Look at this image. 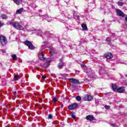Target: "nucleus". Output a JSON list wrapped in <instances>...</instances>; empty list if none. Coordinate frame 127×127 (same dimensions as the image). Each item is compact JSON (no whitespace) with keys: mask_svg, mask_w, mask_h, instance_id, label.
<instances>
[{"mask_svg":"<svg viewBox=\"0 0 127 127\" xmlns=\"http://www.w3.org/2000/svg\"><path fill=\"white\" fill-rule=\"evenodd\" d=\"M13 27L18 30H23L24 29V26L21 22L17 21H15V23L13 25Z\"/></svg>","mask_w":127,"mask_h":127,"instance_id":"nucleus-1","label":"nucleus"},{"mask_svg":"<svg viewBox=\"0 0 127 127\" xmlns=\"http://www.w3.org/2000/svg\"><path fill=\"white\" fill-rule=\"evenodd\" d=\"M25 45H27L28 46V48L30 49L31 50H33L35 49V47L33 46V45H32V43H31V42L29 41H26L24 42Z\"/></svg>","mask_w":127,"mask_h":127,"instance_id":"nucleus-2","label":"nucleus"},{"mask_svg":"<svg viewBox=\"0 0 127 127\" xmlns=\"http://www.w3.org/2000/svg\"><path fill=\"white\" fill-rule=\"evenodd\" d=\"M0 42L2 45V46L4 45H6V43H7V40L6 38L4 36H0Z\"/></svg>","mask_w":127,"mask_h":127,"instance_id":"nucleus-3","label":"nucleus"},{"mask_svg":"<svg viewBox=\"0 0 127 127\" xmlns=\"http://www.w3.org/2000/svg\"><path fill=\"white\" fill-rule=\"evenodd\" d=\"M106 67L104 66H100L99 71V74L100 75V76H103V75L106 74Z\"/></svg>","mask_w":127,"mask_h":127,"instance_id":"nucleus-4","label":"nucleus"},{"mask_svg":"<svg viewBox=\"0 0 127 127\" xmlns=\"http://www.w3.org/2000/svg\"><path fill=\"white\" fill-rule=\"evenodd\" d=\"M43 52H44V50H41L39 52V59H40V60H45V58L44 57V56H43Z\"/></svg>","mask_w":127,"mask_h":127,"instance_id":"nucleus-5","label":"nucleus"},{"mask_svg":"<svg viewBox=\"0 0 127 127\" xmlns=\"http://www.w3.org/2000/svg\"><path fill=\"white\" fill-rule=\"evenodd\" d=\"M77 107H78V104L74 103L73 104L69 105L68 106V110H74V109H76V108H77Z\"/></svg>","mask_w":127,"mask_h":127,"instance_id":"nucleus-6","label":"nucleus"},{"mask_svg":"<svg viewBox=\"0 0 127 127\" xmlns=\"http://www.w3.org/2000/svg\"><path fill=\"white\" fill-rule=\"evenodd\" d=\"M41 18H43V19H46V20H47L48 22H50V21L52 20V18L49 17L48 15H43L41 16Z\"/></svg>","mask_w":127,"mask_h":127,"instance_id":"nucleus-7","label":"nucleus"},{"mask_svg":"<svg viewBox=\"0 0 127 127\" xmlns=\"http://www.w3.org/2000/svg\"><path fill=\"white\" fill-rule=\"evenodd\" d=\"M116 11L119 16H121V17L125 16V13L122 10H120V9H117Z\"/></svg>","mask_w":127,"mask_h":127,"instance_id":"nucleus-8","label":"nucleus"},{"mask_svg":"<svg viewBox=\"0 0 127 127\" xmlns=\"http://www.w3.org/2000/svg\"><path fill=\"white\" fill-rule=\"evenodd\" d=\"M64 63L62 60H60V63L58 64V68L59 69H63L64 67Z\"/></svg>","mask_w":127,"mask_h":127,"instance_id":"nucleus-9","label":"nucleus"},{"mask_svg":"<svg viewBox=\"0 0 127 127\" xmlns=\"http://www.w3.org/2000/svg\"><path fill=\"white\" fill-rule=\"evenodd\" d=\"M125 91H126V88H125V87H121L117 89L116 92H117V93H120L121 94H122L124 93Z\"/></svg>","mask_w":127,"mask_h":127,"instance_id":"nucleus-10","label":"nucleus"},{"mask_svg":"<svg viewBox=\"0 0 127 127\" xmlns=\"http://www.w3.org/2000/svg\"><path fill=\"white\" fill-rule=\"evenodd\" d=\"M85 119L87 120V121H90V122H92L95 120V117H94L93 115H87Z\"/></svg>","mask_w":127,"mask_h":127,"instance_id":"nucleus-11","label":"nucleus"},{"mask_svg":"<svg viewBox=\"0 0 127 127\" xmlns=\"http://www.w3.org/2000/svg\"><path fill=\"white\" fill-rule=\"evenodd\" d=\"M88 77L90 78V79H96V77H97V76L96 75L95 73L91 72L90 73H88Z\"/></svg>","mask_w":127,"mask_h":127,"instance_id":"nucleus-12","label":"nucleus"},{"mask_svg":"<svg viewBox=\"0 0 127 127\" xmlns=\"http://www.w3.org/2000/svg\"><path fill=\"white\" fill-rule=\"evenodd\" d=\"M70 82L71 83H72L73 84H79L80 81L78 79H76L75 78H72L70 79Z\"/></svg>","mask_w":127,"mask_h":127,"instance_id":"nucleus-13","label":"nucleus"},{"mask_svg":"<svg viewBox=\"0 0 127 127\" xmlns=\"http://www.w3.org/2000/svg\"><path fill=\"white\" fill-rule=\"evenodd\" d=\"M73 18L76 20V21H79L80 19V16L79 15L77 14V13L74 12L73 13Z\"/></svg>","mask_w":127,"mask_h":127,"instance_id":"nucleus-14","label":"nucleus"},{"mask_svg":"<svg viewBox=\"0 0 127 127\" xmlns=\"http://www.w3.org/2000/svg\"><path fill=\"white\" fill-rule=\"evenodd\" d=\"M104 57L106 58L107 59H112V58L113 57V55L109 53L106 54L104 55Z\"/></svg>","mask_w":127,"mask_h":127,"instance_id":"nucleus-15","label":"nucleus"},{"mask_svg":"<svg viewBox=\"0 0 127 127\" xmlns=\"http://www.w3.org/2000/svg\"><path fill=\"white\" fill-rule=\"evenodd\" d=\"M37 35L39 36H41V37H42V38H43V35H44V33H43L42 30H39L37 31Z\"/></svg>","mask_w":127,"mask_h":127,"instance_id":"nucleus-16","label":"nucleus"},{"mask_svg":"<svg viewBox=\"0 0 127 127\" xmlns=\"http://www.w3.org/2000/svg\"><path fill=\"white\" fill-rule=\"evenodd\" d=\"M48 42L46 41V42H44L42 44V46H41V50H43L44 49V48H45L46 45H47L48 44Z\"/></svg>","mask_w":127,"mask_h":127,"instance_id":"nucleus-17","label":"nucleus"},{"mask_svg":"<svg viewBox=\"0 0 127 127\" xmlns=\"http://www.w3.org/2000/svg\"><path fill=\"white\" fill-rule=\"evenodd\" d=\"M112 89L114 92H117L118 90V87L117 86V85L115 84H112Z\"/></svg>","mask_w":127,"mask_h":127,"instance_id":"nucleus-18","label":"nucleus"},{"mask_svg":"<svg viewBox=\"0 0 127 127\" xmlns=\"http://www.w3.org/2000/svg\"><path fill=\"white\" fill-rule=\"evenodd\" d=\"M64 15L65 17H67V18H68V19H72V18H73V17L70 14H69L68 12H65L64 14Z\"/></svg>","mask_w":127,"mask_h":127,"instance_id":"nucleus-19","label":"nucleus"},{"mask_svg":"<svg viewBox=\"0 0 127 127\" xmlns=\"http://www.w3.org/2000/svg\"><path fill=\"white\" fill-rule=\"evenodd\" d=\"M14 2L17 4V5H19V4H21L22 1L21 0H13Z\"/></svg>","mask_w":127,"mask_h":127,"instance_id":"nucleus-20","label":"nucleus"},{"mask_svg":"<svg viewBox=\"0 0 127 127\" xmlns=\"http://www.w3.org/2000/svg\"><path fill=\"white\" fill-rule=\"evenodd\" d=\"M15 23V22L13 21V20H10L7 22V25H11L13 27V24H14Z\"/></svg>","mask_w":127,"mask_h":127,"instance_id":"nucleus-21","label":"nucleus"},{"mask_svg":"<svg viewBox=\"0 0 127 127\" xmlns=\"http://www.w3.org/2000/svg\"><path fill=\"white\" fill-rule=\"evenodd\" d=\"M23 11V8H21L16 11V14H20V13H21V12H22Z\"/></svg>","mask_w":127,"mask_h":127,"instance_id":"nucleus-22","label":"nucleus"},{"mask_svg":"<svg viewBox=\"0 0 127 127\" xmlns=\"http://www.w3.org/2000/svg\"><path fill=\"white\" fill-rule=\"evenodd\" d=\"M81 27L83 28V30H85V31H87V30H88V28L85 24H81Z\"/></svg>","mask_w":127,"mask_h":127,"instance_id":"nucleus-23","label":"nucleus"},{"mask_svg":"<svg viewBox=\"0 0 127 127\" xmlns=\"http://www.w3.org/2000/svg\"><path fill=\"white\" fill-rule=\"evenodd\" d=\"M11 57L12 58L13 60L16 61L17 60V58L16 57V55L13 54L11 56Z\"/></svg>","mask_w":127,"mask_h":127,"instance_id":"nucleus-24","label":"nucleus"},{"mask_svg":"<svg viewBox=\"0 0 127 127\" xmlns=\"http://www.w3.org/2000/svg\"><path fill=\"white\" fill-rule=\"evenodd\" d=\"M19 78H20V77L19 76V75H15L14 76V81H18V79H19Z\"/></svg>","mask_w":127,"mask_h":127,"instance_id":"nucleus-25","label":"nucleus"},{"mask_svg":"<svg viewBox=\"0 0 127 127\" xmlns=\"http://www.w3.org/2000/svg\"><path fill=\"white\" fill-rule=\"evenodd\" d=\"M0 17L2 19H7V16L4 14H1Z\"/></svg>","mask_w":127,"mask_h":127,"instance_id":"nucleus-26","label":"nucleus"},{"mask_svg":"<svg viewBox=\"0 0 127 127\" xmlns=\"http://www.w3.org/2000/svg\"><path fill=\"white\" fill-rule=\"evenodd\" d=\"M50 53H52V54L55 53V49H54V48L51 49L50 50Z\"/></svg>","mask_w":127,"mask_h":127,"instance_id":"nucleus-27","label":"nucleus"},{"mask_svg":"<svg viewBox=\"0 0 127 127\" xmlns=\"http://www.w3.org/2000/svg\"><path fill=\"white\" fill-rule=\"evenodd\" d=\"M93 100V97L88 95V102H91V101H92Z\"/></svg>","mask_w":127,"mask_h":127,"instance_id":"nucleus-28","label":"nucleus"},{"mask_svg":"<svg viewBox=\"0 0 127 127\" xmlns=\"http://www.w3.org/2000/svg\"><path fill=\"white\" fill-rule=\"evenodd\" d=\"M76 101H77V102H80V101H81V96H76L75 98Z\"/></svg>","mask_w":127,"mask_h":127,"instance_id":"nucleus-29","label":"nucleus"},{"mask_svg":"<svg viewBox=\"0 0 127 127\" xmlns=\"http://www.w3.org/2000/svg\"><path fill=\"white\" fill-rule=\"evenodd\" d=\"M88 97H89V95H86L83 98L84 101H88Z\"/></svg>","mask_w":127,"mask_h":127,"instance_id":"nucleus-30","label":"nucleus"},{"mask_svg":"<svg viewBox=\"0 0 127 127\" xmlns=\"http://www.w3.org/2000/svg\"><path fill=\"white\" fill-rule=\"evenodd\" d=\"M106 41H107L108 43H111V37H107L106 38Z\"/></svg>","mask_w":127,"mask_h":127,"instance_id":"nucleus-31","label":"nucleus"},{"mask_svg":"<svg viewBox=\"0 0 127 127\" xmlns=\"http://www.w3.org/2000/svg\"><path fill=\"white\" fill-rule=\"evenodd\" d=\"M43 68H47L48 67V63H46L43 65Z\"/></svg>","mask_w":127,"mask_h":127,"instance_id":"nucleus-32","label":"nucleus"},{"mask_svg":"<svg viewBox=\"0 0 127 127\" xmlns=\"http://www.w3.org/2000/svg\"><path fill=\"white\" fill-rule=\"evenodd\" d=\"M53 119V116L51 114H49L48 116V120H52Z\"/></svg>","mask_w":127,"mask_h":127,"instance_id":"nucleus-33","label":"nucleus"},{"mask_svg":"<svg viewBox=\"0 0 127 127\" xmlns=\"http://www.w3.org/2000/svg\"><path fill=\"white\" fill-rule=\"evenodd\" d=\"M95 104L97 106L100 104V101L99 100H95Z\"/></svg>","mask_w":127,"mask_h":127,"instance_id":"nucleus-34","label":"nucleus"},{"mask_svg":"<svg viewBox=\"0 0 127 127\" xmlns=\"http://www.w3.org/2000/svg\"><path fill=\"white\" fill-rule=\"evenodd\" d=\"M105 108L106 110H110V109L111 108V106L106 105V106H105Z\"/></svg>","mask_w":127,"mask_h":127,"instance_id":"nucleus-35","label":"nucleus"},{"mask_svg":"<svg viewBox=\"0 0 127 127\" xmlns=\"http://www.w3.org/2000/svg\"><path fill=\"white\" fill-rule=\"evenodd\" d=\"M118 5L120 6H123L124 3L123 2H118Z\"/></svg>","mask_w":127,"mask_h":127,"instance_id":"nucleus-36","label":"nucleus"},{"mask_svg":"<svg viewBox=\"0 0 127 127\" xmlns=\"http://www.w3.org/2000/svg\"><path fill=\"white\" fill-rule=\"evenodd\" d=\"M93 60H94V61L95 62H99V61H98V58H93Z\"/></svg>","mask_w":127,"mask_h":127,"instance_id":"nucleus-37","label":"nucleus"},{"mask_svg":"<svg viewBox=\"0 0 127 127\" xmlns=\"http://www.w3.org/2000/svg\"><path fill=\"white\" fill-rule=\"evenodd\" d=\"M71 118H72V119H73V120H76V115H75L74 114H72Z\"/></svg>","mask_w":127,"mask_h":127,"instance_id":"nucleus-38","label":"nucleus"},{"mask_svg":"<svg viewBox=\"0 0 127 127\" xmlns=\"http://www.w3.org/2000/svg\"><path fill=\"white\" fill-rule=\"evenodd\" d=\"M3 25H4V23H1V21H0V27L3 26Z\"/></svg>","mask_w":127,"mask_h":127,"instance_id":"nucleus-39","label":"nucleus"},{"mask_svg":"<svg viewBox=\"0 0 127 127\" xmlns=\"http://www.w3.org/2000/svg\"><path fill=\"white\" fill-rule=\"evenodd\" d=\"M58 101V99H57L56 98H54L53 99V102H57Z\"/></svg>","mask_w":127,"mask_h":127,"instance_id":"nucleus-40","label":"nucleus"},{"mask_svg":"<svg viewBox=\"0 0 127 127\" xmlns=\"http://www.w3.org/2000/svg\"><path fill=\"white\" fill-rule=\"evenodd\" d=\"M127 77V74H125V76L123 75H122V78H123L124 79H125Z\"/></svg>","mask_w":127,"mask_h":127,"instance_id":"nucleus-41","label":"nucleus"},{"mask_svg":"<svg viewBox=\"0 0 127 127\" xmlns=\"http://www.w3.org/2000/svg\"><path fill=\"white\" fill-rule=\"evenodd\" d=\"M45 78H46V76H45V75H43V76H42V79L43 80H45Z\"/></svg>","mask_w":127,"mask_h":127,"instance_id":"nucleus-42","label":"nucleus"},{"mask_svg":"<svg viewBox=\"0 0 127 127\" xmlns=\"http://www.w3.org/2000/svg\"><path fill=\"white\" fill-rule=\"evenodd\" d=\"M51 62V61H50V60L48 59L47 60V63H48H48H50Z\"/></svg>","mask_w":127,"mask_h":127,"instance_id":"nucleus-43","label":"nucleus"},{"mask_svg":"<svg viewBox=\"0 0 127 127\" xmlns=\"http://www.w3.org/2000/svg\"><path fill=\"white\" fill-rule=\"evenodd\" d=\"M32 6L33 7H36V6L35 5V4H34V3H33L32 4Z\"/></svg>","mask_w":127,"mask_h":127,"instance_id":"nucleus-44","label":"nucleus"},{"mask_svg":"<svg viewBox=\"0 0 127 127\" xmlns=\"http://www.w3.org/2000/svg\"><path fill=\"white\" fill-rule=\"evenodd\" d=\"M1 52L3 53H5V50L2 49L1 50Z\"/></svg>","mask_w":127,"mask_h":127,"instance_id":"nucleus-45","label":"nucleus"},{"mask_svg":"<svg viewBox=\"0 0 127 127\" xmlns=\"http://www.w3.org/2000/svg\"><path fill=\"white\" fill-rule=\"evenodd\" d=\"M64 23V25H65V27H66V28L69 29V26H68V25H66V23Z\"/></svg>","mask_w":127,"mask_h":127,"instance_id":"nucleus-46","label":"nucleus"},{"mask_svg":"<svg viewBox=\"0 0 127 127\" xmlns=\"http://www.w3.org/2000/svg\"><path fill=\"white\" fill-rule=\"evenodd\" d=\"M93 39H94V40H96V39H95L94 36H92V38H91V40H93Z\"/></svg>","mask_w":127,"mask_h":127,"instance_id":"nucleus-47","label":"nucleus"},{"mask_svg":"<svg viewBox=\"0 0 127 127\" xmlns=\"http://www.w3.org/2000/svg\"><path fill=\"white\" fill-rule=\"evenodd\" d=\"M13 94L14 96H15L16 95V91H14L13 92Z\"/></svg>","mask_w":127,"mask_h":127,"instance_id":"nucleus-48","label":"nucleus"},{"mask_svg":"<svg viewBox=\"0 0 127 127\" xmlns=\"http://www.w3.org/2000/svg\"><path fill=\"white\" fill-rule=\"evenodd\" d=\"M111 126L115 127H116V125H115V124H111Z\"/></svg>","mask_w":127,"mask_h":127,"instance_id":"nucleus-49","label":"nucleus"},{"mask_svg":"<svg viewBox=\"0 0 127 127\" xmlns=\"http://www.w3.org/2000/svg\"><path fill=\"white\" fill-rule=\"evenodd\" d=\"M76 74H78L77 73H80V71L79 70H76L75 71Z\"/></svg>","mask_w":127,"mask_h":127,"instance_id":"nucleus-50","label":"nucleus"},{"mask_svg":"<svg viewBox=\"0 0 127 127\" xmlns=\"http://www.w3.org/2000/svg\"><path fill=\"white\" fill-rule=\"evenodd\" d=\"M82 41H83V43H86V42H87V41L84 40H83Z\"/></svg>","mask_w":127,"mask_h":127,"instance_id":"nucleus-51","label":"nucleus"},{"mask_svg":"<svg viewBox=\"0 0 127 127\" xmlns=\"http://www.w3.org/2000/svg\"><path fill=\"white\" fill-rule=\"evenodd\" d=\"M124 83L125 85H126V86H127V81H124Z\"/></svg>","mask_w":127,"mask_h":127,"instance_id":"nucleus-52","label":"nucleus"},{"mask_svg":"<svg viewBox=\"0 0 127 127\" xmlns=\"http://www.w3.org/2000/svg\"><path fill=\"white\" fill-rule=\"evenodd\" d=\"M125 21L127 22V16L125 17Z\"/></svg>","mask_w":127,"mask_h":127,"instance_id":"nucleus-53","label":"nucleus"},{"mask_svg":"<svg viewBox=\"0 0 127 127\" xmlns=\"http://www.w3.org/2000/svg\"><path fill=\"white\" fill-rule=\"evenodd\" d=\"M69 56V58H71L72 57V55H71V54L69 55V56Z\"/></svg>","mask_w":127,"mask_h":127,"instance_id":"nucleus-54","label":"nucleus"},{"mask_svg":"<svg viewBox=\"0 0 127 127\" xmlns=\"http://www.w3.org/2000/svg\"><path fill=\"white\" fill-rule=\"evenodd\" d=\"M35 30H36V29H33V30H31V31H35Z\"/></svg>","mask_w":127,"mask_h":127,"instance_id":"nucleus-55","label":"nucleus"},{"mask_svg":"<svg viewBox=\"0 0 127 127\" xmlns=\"http://www.w3.org/2000/svg\"><path fill=\"white\" fill-rule=\"evenodd\" d=\"M37 78H38V79H39V77H40V75H37Z\"/></svg>","mask_w":127,"mask_h":127,"instance_id":"nucleus-56","label":"nucleus"},{"mask_svg":"<svg viewBox=\"0 0 127 127\" xmlns=\"http://www.w3.org/2000/svg\"><path fill=\"white\" fill-rule=\"evenodd\" d=\"M64 2H66V4H68V2H66V1H64Z\"/></svg>","mask_w":127,"mask_h":127,"instance_id":"nucleus-57","label":"nucleus"},{"mask_svg":"<svg viewBox=\"0 0 127 127\" xmlns=\"http://www.w3.org/2000/svg\"><path fill=\"white\" fill-rule=\"evenodd\" d=\"M67 74H64V76H67Z\"/></svg>","mask_w":127,"mask_h":127,"instance_id":"nucleus-58","label":"nucleus"},{"mask_svg":"<svg viewBox=\"0 0 127 127\" xmlns=\"http://www.w3.org/2000/svg\"><path fill=\"white\" fill-rule=\"evenodd\" d=\"M94 3V1H93L92 2H90V3Z\"/></svg>","mask_w":127,"mask_h":127,"instance_id":"nucleus-59","label":"nucleus"},{"mask_svg":"<svg viewBox=\"0 0 127 127\" xmlns=\"http://www.w3.org/2000/svg\"><path fill=\"white\" fill-rule=\"evenodd\" d=\"M69 27H71V25H68Z\"/></svg>","mask_w":127,"mask_h":127,"instance_id":"nucleus-60","label":"nucleus"},{"mask_svg":"<svg viewBox=\"0 0 127 127\" xmlns=\"http://www.w3.org/2000/svg\"><path fill=\"white\" fill-rule=\"evenodd\" d=\"M83 67H84V66H85V65H83Z\"/></svg>","mask_w":127,"mask_h":127,"instance_id":"nucleus-61","label":"nucleus"},{"mask_svg":"<svg viewBox=\"0 0 127 127\" xmlns=\"http://www.w3.org/2000/svg\"><path fill=\"white\" fill-rule=\"evenodd\" d=\"M102 78H104V76H102Z\"/></svg>","mask_w":127,"mask_h":127,"instance_id":"nucleus-62","label":"nucleus"},{"mask_svg":"<svg viewBox=\"0 0 127 127\" xmlns=\"http://www.w3.org/2000/svg\"><path fill=\"white\" fill-rule=\"evenodd\" d=\"M97 114H100V113H97Z\"/></svg>","mask_w":127,"mask_h":127,"instance_id":"nucleus-63","label":"nucleus"}]
</instances>
